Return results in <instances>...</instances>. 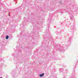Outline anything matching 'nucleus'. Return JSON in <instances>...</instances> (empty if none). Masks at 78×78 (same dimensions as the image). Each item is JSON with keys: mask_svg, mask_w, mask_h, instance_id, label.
<instances>
[{"mask_svg": "<svg viewBox=\"0 0 78 78\" xmlns=\"http://www.w3.org/2000/svg\"><path fill=\"white\" fill-rule=\"evenodd\" d=\"M44 75V73H43L42 74H40L39 76L40 77H42Z\"/></svg>", "mask_w": 78, "mask_h": 78, "instance_id": "nucleus-1", "label": "nucleus"}, {"mask_svg": "<svg viewBox=\"0 0 78 78\" xmlns=\"http://www.w3.org/2000/svg\"><path fill=\"white\" fill-rule=\"evenodd\" d=\"M8 38H9V36L8 35L6 36V39H8Z\"/></svg>", "mask_w": 78, "mask_h": 78, "instance_id": "nucleus-2", "label": "nucleus"}, {"mask_svg": "<svg viewBox=\"0 0 78 78\" xmlns=\"http://www.w3.org/2000/svg\"><path fill=\"white\" fill-rule=\"evenodd\" d=\"M70 18H71V20H72V17H70Z\"/></svg>", "mask_w": 78, "mask_h": 78, "instance_id": "nucleus-3", "label": "nucleus"}, {"mask_svg": "<svg viewBox=\"0 0 78 78\" xmlns=\"http://www.w3.org/2000/svg\"><path fill=\"white\" fill-rule=\"evenodd\" d=\"M0 78H2V77H0Z\"/></svg>", "mask_w": 78, "mask_h": 78, "instance_id": "nucleus-4", "label": "nucleus"}]
</instances>
